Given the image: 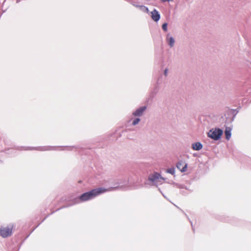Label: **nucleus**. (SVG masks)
<instances>
[{"instance_id": "obj_13", "label": "nucleus", "mask_w": 251, "mask_h": 251, "mask_svg": "<svg viewBox=\"0 0 251 251\" xmlns=\"http://www.w3.org/2000/svg\"><path fill=\"white\" fill-rule=\"evenodd\" d=\"M162 29L165 31H166L167 30V24L164 23L162 25Z\"/></svg>"}, {"instance_id": "obj_3", "label": "nucleus", "mask_w": 251, "mask_h": 251, "mask_svg": "<svg viewBox=\"0 0 251 251\" xmlns=\"http://www.w3.org/2000/svg\"><path fill=\"white\" fill-rule=\"evenodd\" d=\"M222 134V130L219 128H215V129H211L208 133V136L211 138L217 140L220 138Z\"/></svg>"}, {"instance_id": "obj_16", "label": "nucleus", "mask_w": 251, "mask_h": 251, "mask_svg": "<svg viewBox=\"0 0 251 251\" xmlns=\"http://www.w3.org/2000/svg\"><path fill=\"white\" fill-rule=\"evenodd\" d=\"M161 0L163 2H165V1H172L173 0Z\"/></svg>"}, {"instance_id": "obj_9", "label": "nucleus", "mask_w": 251, "mask_h": 251, "mask_svg": "<svg viewBox=\"0 0 251 251\" xmlns=\"http://www.w3.org/2000/svg\"><path fill=\"white\" fill-rule=\"evenodd\" d=\"M231 129L230 127H227L226 128L225 133L226 139L227 140H229L231 137Z\"/></svg>"}, {"instance_id": "obj_8", "label": "nucleus", "mask_w": 251, "mask_h": 251, "mask_svg": "<svg viewBox=\"0 0 251 251\" xmlns=\"http://www.w3.org/2000/svg\"><path fill=\"white\" fill-rule=\"evenodd\" d=\"M146 107H142L137 109L134 113L133 114L135 116H140L143 113V111L145 110Z\"/></svg>"}, {"instance_id": "obj_11", "label": "nucleus", "mask_w": 251, "mask_h": 251, "mask_svg": "<svg viewBox=\"0 0 251 251\" xmlns=\"http://www.w3.org/2000/svg\"><path fill=\"white\" fill-rule=\"evenodd\" d=\"M174 43H175V40L174 39H173V38L172 37H171L170 39H169V45L171 47H173L174 46Z\"/></svg>"}, {"instance_id": "obj_15", "label": "nucleus", "mask_w": 251, "mask_h": 251, "mask_svg": "<svg viewBox=\"0 0 251 251\" xmlns=\"http://www.w3.org/2000/svg\"><path fill=\"white\" fill-rule=\"evenodd\" d=\"M164 75H167V69H166L164 71Z\"/></svg>"}, {"instance_id": "obj_2", "label": "nucleus", "mask_w": 251, "mask_h": 251, "mask_svg": "<svg viewBox=\"0 0 251 251\" xmlns=\"http://www.w3.org/2000/svg\"><path fill=\"white\" fill-rule=\"evenodd\" d=\"M14 226L12 224L1 227L0 235L3 238L8 237L12 235Z\"/></svg>"}, {"instance_id": "obj_14", "label": "nucleus", "mask_w": 251, "mask_h": 251, "mask_svg": "<svg viewBox=\"0 0 251 251\" xmlns=\"http://www.w3.org/2000/svg\"><path fill=\"white\" fill-rule=\"evenodd\" d=\"M140 121V119L139 118L135 119L132 123L133 125H136Z\"/></svg>"}, {"instance_id": "obj_5", "label": "nucleus", "mask_w": 251, "mask_h": 251, "mask_svg": "<svg viewBox=\"0 0 251 251\" xmlns=\"http://www.w3.org/2000/svg\"><path fill=\"white\" fill-rule=\"evenodd\" d=\"M176 167L181 172H184L187 170V165L183 161H179L176 165Z\"/></svg>"}, {"instance_id": "obj_4", "label": "nucleus", "mask_w": 251, "mask_h": 251, "mask_svg": "<svg viewBox=\"0 0 251 251\" xmlns=\"http://www.w3.org/2000/svg\"><path fill=\"white\" fill-rule=\"evenodd\" d=\"M148 179L151 182L158 181L159 179L164 180L165 179L157 173H154L149 175Z\"/></svg>"}, {"instance_id": "obj_7", "label": "nucleus", "mask_w": 251, "mask_h": 251, "mask_svg": "<svg viewBox=\"0 0 251 251\" xmlns=\"http://www.w3.org/2000/svg\"><path fill=\"white\" fill-rule=\"evenodd\" d=\"M192 148L194 150L199 151L202 149V145L200 142H197L192 144Z\"/></svg>"}, {"instance_id": "obj_6", "label": "nucleus", "mask_w": 251, "mask_h": 251, "mask_svg": "<svg viewBox=\"0 0 251 251\" xmlns=\"http://www.w3.org/2000/svg\"><path fill=\"white\" fill-rule=\"evenodd\" d=\"M151 17L152 19L155 22H157L160 18V14L156 9H154L151 12Z\"/></svg>"}, {"instance_id": "obj_10", "label": "nucleus", "mask_w": 251, "mask_h": 251, "mask_svg": "<svg viewBox=\"0 0 251 251\" xmlns=\"http://www.w3.org/2000/svg\"><path fill=\"white\" fill-rule=\"evenodd\" d=\"M166 172L168 173L172 174V175H174L175 173V169L174 167L171 168L167 169Z\"/></svg>"}, {"instance_id": "obj_1", "label": "nucleus", "mask_w": 251, "mask_h": 251, "mask_svg": "<svg viewBox=\"0 0 251 251\" xmlns=\"http://www.w3.org/2000/svg\"><path fill=\"white\" fill-rule=\"evenodd\" d=\"M107 191V189L102 188L93 189L81 195L79 197V199L82 201H86L91 200L99 195L106 192Z\"/></svg>"}, {"instance_id": "obj_12", "label": "nucleus", "mask_w": 251, "mask_h": 251, "mask_svg": "<svg viewBox=\"0 0 251 251\" xmlns=\"http://www.w3.org/2000/svg\"><path fill=\"white\" fill-rule=\"evenodd\" d=\"M140 7L143 11H144L147 13L149 12V9L147 7L144 6H140Z\"/></svg>"}]
</instances>
